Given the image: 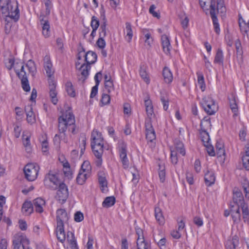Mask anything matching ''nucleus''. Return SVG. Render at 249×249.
Wrapping results in <instances>:
<instances>
[{
	"label": "nucleus",
	"instance_id": "1",
	"mask_svg": "<svg viewBox=\"0 0 249 249\" xmlns=\"http://www.w3.org/2000/svg\"><path fill=\"white\" fill-rule=\"evenodd\" d=\"M58 121V130L60 133H63L65 136V133L67 129L73 134H75V118L71 111L70 110H66L62 115L59 117Z\"/></svg>",
	"mask_w": 249,
	"mask_h": 249
},
{
	"label": "nucleus",
	"instance_id": "2",
	"mask_svg": "<svg viewBox=\"0 0 249 249\" xmlns=\"http://www.w3.org/2000/svg\"><path fill=\"white\" fill-rule=\"evenodd\" d=\"M97 56L95 53L92 51H88L85 55V61L86 63L82 64L79 68L78 66L81 63L77 61L75 63L76 68L81 71V75L82 77L79 78V80H82L84 83L85 80L88 78L89 75V71L91 68L90 65L94 64L97 60Z\"/></svg>",
	"mask_w": 249,
	"mask_h": 249
},
{
	"label": "nucleus",
	"instance_id": "3",
	"mask_svg": "<svg viewBox=\"0 0 249 249\" xmlns=\"http://www.w3.org/2000/svg\"><path fill=\"white\" fill-rule=\"evenodd\" d=\"M2 13L6 17V21L9 18L17 21L19 18V10L18 3L16 0H10L4 5L0 6Z\"/></svg>",
	"mask_w": 249,
	"mask_h": 249
},
{
	"label": "nucleus",
	"instance_id": "4",
	"mask_svg": "<svg viewBox=\"0 0 249 249\" xmlns=\"http://www.w3.org/2000/svg\"><path fill=\"white\" fill-rule=\"evenodd\" d=\"M226 7L224 6V3L223 0H217L216 10H214L213 9V7L212 6V9L210 11V14L213 20L214 31L217 34H219L220 29L218 22L216 14L219 13L222 14H224L226 13Z\"/></svg>",
	"mask_w": 249,
	"mask_h": 249
},
{
	"label": "nucleus",
	"instance_id": "5",
	"mask_svg": "<svg viewBox=\"0 0 249 249\" xmlns=\"http://www.w3.org/2000/svg\"><path fill=\"white\" fill-rule=\"evenodd\" d=\"M14 70L18 78L21 79L23 89L26 92L29 91L30 90V86L29 84L26 73L24 71V65L22 63L16 62Z\"/></svg>",
	"mask_w": 249,
	"mask_h": 249
},
{
	"label": "nucleus",
	"instance_id": "6",
	"mask_svg": "<svg viewBox=\"0 0 249 249\" xmlns=\"http://www.w3.org/2000/svg\"><path fill=\"white\" fill-rule=\"evenodd\" d=\"M204 111L209 115L214 114L218 109V106L215 101L210 96L204 97L200 102Z\"/></svg>",
	"mask_w": 249,
	"mask_h": 249
},
{
	"label": "nucleus",
	"instance_id": "7",
	"mask_svg": "<svg viewBox=\"0 0 249 249\" xmlns=\"http://www.w3.org/2000/svg\"><path fill=\"white\" fill-rule=\"evenodd\" d=\"M39 166L36 163H28L24 168L25 178L29 181L35 180L38 175Z\"/></svg>",
	"mask_w": 249,
	"mask_h": 249
},
{
	"label": "nucleus",
	"instance_id": "8",
	"mask_svg": "<svg viewBox=\"0 0 249 249\" xmlns=\"http://www.w3.org/2000/svg\"><path fill=\"white\" fill-rule=\"evenodd\" d=\"M118 144L119 156L123 166L124 169L128 168L129 163L127 157V144L123 141H120Z\"/></svg>",
	"mask_w": 249,
	"mask_h": 249
},
{
	"label": "nucleus",
	"instance_id": "9",
	"mask_svg": "<svg viewBox=\"0 0 249 249\" xmlns=\"http://www.w3.org/2000/svg\"><path fill=\"white\" fill-rule=\"evenodd\" d=\"M29 243V240L25 236H16L13 241V249H26Z\"/></svg>",
	"mask_w": 249,
	"mask_h": 249
},
{
	"label": "nucleus",
	"instance_id": "10",
	"mask_svg": "<svg viewBox=\"0 0 249 249\" xmlns=\"http://www.w3.org/2000/svg\"><path fill=\"white\" fill-rule=\"evenodd\" d=\"M48 84L49 89V95L51 102L54 105H56L58 102L57 98V92L56 90V83L53 76L48 77Z\"/></svg>",
	"mask_w": 249,
	"mask_h": 249
},
{
	"label": "nucleus",
	"instance_id": "11",
	"mask_svg": "<svg viewBox=\"0 0 249 249\" xmlns=\"http://www.w3.org/2000/svg\"><path fill=\"white\" fill-rule=\"evenodd\" d=\"M210 126V122L208 120L202 121L200 123V130L199 132L200 138L203 145L210 143V138L206 129V126Z\"/></svg>",
	"mask_w": 249,
	"mask_h": 249
},
{
	"label": "nucleus",
	"instance_id": "12",
	"mask_svg": "<svg viewBox=\"0 0 249 249\" xmlns=\"http://www.w3.org/2000/svg\"><path fill=\"white\" fill-rule=\"evenodd\" d=\"M69 196V192L67 186L64 183L59 185L58 190L57 191L55 197L61 203L66 202Z\"/></svg>",
	"mask_w": 249,
	"mask_h": 249
},
{
	"label": "nucleus",
	"instance_id": "13",
	"mask_svg": "<svg viewBox=\"0 0 249 249\" xmlns=\"http://www.w3.org/2000/svg\"><path fill=\"white\" fill-rule=\"evenodd\" d=\"M145 127L146 131V139L148 142H152L154 140H155L156 135L152 124V120H151V119H146L145 122Z\"/></svg>",
	"mask_w": 249,
	"mask_h": 249
},
{
	"label": "nucleus",
	"instance_id": "14",
	"mask_svg": "<svg viewBox=\"0 0 249 249\" xmlns=\"http://www.w3.org/2000/svg\"><path fill=\"white\" fill-rule=\"evenodd\" d=\"M93 153L96 158L95 164L97 167H101L102 164V155L104 152V145H91Z\"/></svg>",
	"mask_w": 249,
	"mask_h": 249
},
{
	"label": "nucleus",
	"instance_id": "15",
	"mask_svg": "<svg viewBox=\"0 0 249 249\" xmlns=\"http://www.w3.org/2000/svg\"><path fill=\"white\" fill-rule=\"evenodd\" d=\"M136 232L138 235L137 240V249H151L150 243L144 239L142 230L141 229H138Z\"/></svg>",
	"mask_w": 249,
	"mask_h": 249
},
{
	"label": "nucleus",
	"instance_id": "16",
	"mask_svg": "<svg viewBox=\"0 0 249 249\" xmlns=\"http://www.w3.org/2000/svg\"><path fill=\"white\" fill-rule=\"evenodd\" d=\"M233 202L235 207H240L242 205H246L242 192L238 188H235L233 190Z\"/></svg>",
	"mask_w": 249,
	"mask_h": 249
},
{
	"label": "nucleus",
	"instance_id": "17",
	"mask_svg": "<svg viewBox=\"0 0 249 249\" xmlns=\"http://www.w3.org/2000/svg\"><path fill=\"white\" fill-rule=\"evenodd\" d=\"M57 226H64V224L69 220V216L65 209H60L56 212Z\"/></svg>",
	"mask_w": 249,
	"mask_h": 249
},
{
	"label": "nucleus",
	"instance_id": "18",
	"mask_svg": "<svg viewBox=\"0 0 249 249\" xmlns=\"http://www.w3.org/2000/svg\"><path fill=\"white\" fill-rule=\"evenodd\" d=\"M99 184L102 192L105 193L107 191V181L106 174L104 171H99L98 173Z\"/></svg>",
	"mask_w": 249,
	"mask_h": 249
},
{
	"label": "nucleus",
	"instance_id": "19",
	"mask_svg": "<svg viewBox=\"0 0 249 249\" xmlns=\"http://www.w3.org/2000/svg\"><path fill=\"white\" fill-rule=\"evenodd\" d=\"M43 61L44 68L46 71L48 77L53 76L54 71L53 69V65L51 61L50 56L46 55L44 57Z\"/></svg>",
	"mask_w": 249,
	"mask_h": 249
},
{
	"label": "nucleus",
	"instance_id": "20",
	"mask_svg": "<svg viewBox=\"0 0 249 249\" xmlns=\"http://www.w3.org/2000/svg\"><path fill=\"white\" fill-rule=\"evenodd\" d=\"M33 206L37 213H42L45 206V201L41 197L36 198L34 200Z\"/></svg>",
	"mask_w": 249,
	"mask_h": 249
},
{
	"label": "nucleus",
	"instance_id": "21",
	"mask_svg": "<svg viewBox=\"0 0 249 249\" xmlns=\"http://www.w3.org/2000/svg\"><path fill=\"white\" fill-rule=\"evenodd\" d=\"M240 207H235L234 205L231 206V213L232 220L235 223H238L241 220V214L239 211Z\"/></svg>",
	"mask_w": 249,
	"mask_h": 249
},
{
	"label": "nucleus",
	"instance_id": "22",
	"mask_svg": "<svg viewBox=\"0 0 249 249\" xmlns=\"http://www.w3.org/2000/svg\"><path fill=\"white\" fill-rule=\"evenodd\" d=\"M161 40L163 51L165 53L169 54L172 47L169 38L166 35H163L161 37Z\"/></svg>",
	"mask_w": 249,
	"mask_h": 249
},
{
	"label": "nucleus",
	"instance_id": "23",
	"mask_svg": "<svg viewBox=\"0 0 249 249\" xmlns=\"http://www.w3.org/2000/svg\"><path fill=\"white\" fill-rule=\"evenodd\" d=\"M155 216L158 223L160 225H163L165 223L164 217L161 209L159 206L156 205L154 209Z\"/></svg>",
	"mask_w": 249,
	"mask_h": 249
},
{
	"label": "nucleus",
	"instance_id": "24",
	"mask_svg": "<svg viewBox=\"0 0 249 249\" xmlns=\"http://www.w3.org/2000/svg\"><path fill=\"white\" fill-rule=\"evenodd\" d=\"M25 111L26 113L27 121L28 123L32 124L36 122L35 115L33 111L31 106H27L25 107Z\"/></svg>",
	"mask_w": 249,
	"mask_h": 249
},
{
	"label": "nucleus",
	"instance_id": "25",
	"mask_svg": "<svg viewBox=\"0 0 249 249\" xmlns=\"http://www.w3.org/2000/svg\"><path fill=\"white\" fill-rule=\"evenodd\" d=\"M239 25L241 31L243 33L244 36H248V32L249 30V20L246 22L241 17L239 18Z\"/></svg>",
	"mask_w": 249,
	"mask_h": 249
},
{
	"label": "nucleus",
	"instance_id": "26",
	"mask_svg": "<svg viewBox=\"0 0 249 249\" xmlns=\"http://www.w3.org/2000/svg\"><path fill=\"white\" fill-rule=\"evenodd\" d=\"M48 181L55 185H57L58 184H59L60 183L57 175L56 174H51L50 173H49L45 176L44 182L46 184Z\"/></svg>",
	"mask_w": 249,
	"mask_h": 249
},
{
	"label": "nucleus",
	"instance_id": "27",
	"mask_svg": "<svg viewBox=\"0 0 249 249\" xmlns=\"http://www.w3.org/2000/svg\"><path fill=\"white\" fill-rule=\"evenodd\" d=\"M215 180V177L212 171L207 170L205 174V181L206 184L209 186L213 184Z\"/></svg>",
	"mask_w": 249,
	"mask_h": 249
},
{
	"label": "nucleus",
	"instance_id": "28",
	"mask_svg": "<svg viewBox=\"0 0 249 249\" xmlns=\"http://www.w3.org/2000/svg\"><path fill=\"white\" fill-rule=\"evenodd\" d=\"M40 24L42 25V34L45 37H49L50 35V27L48 20L40 19Z\"/></svg>",
	"mask_w": 249,
	"mask_h": 249
},
{
	"label": "nucleus",
	"instance_id": "29",
	"mask_svg": "<svg viewBox=\"0 0 249 249\" xmlns=\"http://www.w3.org/2000/svg\"><path fill=\"white\" fill-rule=\"evenodd\" d=\"M56 234L57 240L62 243H63L66 240V234L64 226H57Z\"/></svg>",
	"mask_w": 249,
	"mask_h": 249
},
{
	"label": "nucleus",
	"instance_id": "30",
	"mask_svg": "<svg viewBox=\"0 0 249 249\" xmlns=\"http://www.w3.org/2000/svg\"><path fill=\"white\" fill-rule=\"evenodd\" d=\"M33 204L30 201H25L22 205V212L25 215H30L33 212Z\"/></svg>",
	"mask_w": 249,
	"mask_h": 249
},
{
	"label": "nucleus",
	"instance_id": "31",
	"mask_svg": "<svg viewBox=\"0 0 249 249\" xmlns=\"http://www.w3.org/2000/svg\"><path fill=\"white\" fill-rule=\"evenodd\" d=\"M90 174L79 171L76 178V182L79 185H83L86 180L90 177Z\"/></svg>",
	"mask_w": 249,
	"mask_h": 249
},
{
	"label": "nucleus",
	"instance_id": "32",
	"mask_svg": "<svg viewBox=\"0 0 249 249\" xmlns=\"http://www.w3.org/2000/svg\"><path fill=\"white\" fill-rule=\"evenodd\" d=\"M199 4L203 9L208 10L207 7L210 5V11L212 9V6L213 7L214 10H216L217 4L215 5V1L213 0H199Z\"/></svg>",
	"mask_w": 249,
	"mask_h": 249
},
{
	"label": "nucleus",
	"instance_id": "33",
	"mask_svg": "<svg viewBox=\"0 0 249 249\" xmlns=\"http://www.w3.org/2000/svg\"><path fill=\"white\" fill-rule=\"evenodd\" d=\"M67 240L70 244L71 249H78L73 233L71 231L67 232Z\"/></svg>",
	"mask_w": 249,
	"mask_h": 249
},
{
	"label": "nucleus",
	"instance_id": "34",
	"mask_svg": "<svg viewBox=\"0 0 249 249\" xmlns=\"http://www.w3.org/2000/svg\"><path fill=\"white\" fill-rule=\"evenodd\" d=\"M162 75L164 81L167 83H171L173 80V75L170 70L167 67H164L162 71Z\"/></svg>",
	"mask_w": 249,
	"mask_h": 249
},
{
	"label": "nucleus",
	"instance_id": "35",
	"mask_svg": "<svg viewBox=\"0 0 249 249\" xmlns=\"http://www.w3.org/2000/svg\"><path fill=\"white\" fill-rule=\"evenodd\" d=\"M175 145L177 151L182 156H184L186 152L183 143L179 140H176L175 141Z\"/></svg>",
	"mask_w": 249,
	"mask_h": 249
},
{
	"label": "nucleus",
	"instance_id": "36",
	"mask_svg": "<svg viewBox=\"0 0 249 249\" xmlns=\"http://www.w3.org/2000/svg\"><path fill=\"white\" fill-rule=\"evenodd\" d=\"M224 56L222 50L218 48L217 50L215 58L214 59V63L219 64V65L223 64Z\"/></svg>",
	"mask_w": 249,
	"mask_h": 249
},
{
	"label": "nucleus",
	"instance_id": "37",
	"mask_svg": "<svg viewBox=\"0 0 249 249\" xmlns=\"http://www.w3.org/2000/svg\"><path fill=\"white\" fill-rule=\"evenodd\" d=\"M230 102V106L231 110L235 114L238 111V106L236 101L235 97L233 94L231 95V97L229 98Z\"/></svg>",
	"mask_w": 249,
	"mask_h": 249
},
{
	"label": "nucleus",
	"instance_id": "38",
	"mask_svg": "<svg viewBox=\"0 0 249 249\" xmlns=\"http://www.w3.org/2000/svg\"><path fill=\"white\" fill-rule=\"evenodd\" d=\"M66 90L69 96L71 97H74L76 95L75 91L72 83L70 81H68L65 85Z\"/></svg>",
	"mask_w": 249,
	"mask_h": 249
},
{
	"label": "nucleus",
	"instance_id": "39",
	"mask_svg": "<svg viewBox=\"0 0 249 249\" xmlns=\"http://www.w3.org/2000/svg\"><path fill=\"white\" fill-rule=\"evenodd\" d=\"M238 242L237 237L236 236H233L231 240H228L226 244V249H235Z\"/></svg>",
	"mask_w": 249,
	"mask_h": 249
},
{
	"label": "nucleus",
	"instance_id": "40",
	"mask_svg": "<svg viewBox=\"0 0 249 249\" xmlns=\"http://www.w3.org/2000/svg\"><path fill=\"white\" fill-rule=\"evenodd\" d=\"M182 27L184 30L187 28V15L184 11H180L178 14Z\"/></svg>",
	"mask_w": 249,
	"mask_h": 249
},
{
	"label": "nucleus",
	"instance_id": "41",
	"mask_svg": "<svg viewBox=\"0 0 249 249\" xmlns=\"http://www.w3.org/2000/svg\"><path fill=\"white\" fill-rule=\"evenodd\" d=\"M26 67L28 68L29 72L33 76L36 71V66L35 62L30 59L28 60L26 64Z\"/></svg>",
	"mask_w": 249,
	"mask_h": 249
},
{
	"label": "nucleus",
	"instance_id": "42",
	"mask_svg": "<svg viewBox=\"0 0 249 249\" xmlns=\"http://www.w3.org/2000/svg\"><path fill=\"white\" fill-rule=\"evenodd\" d=\"M115 203V198L114 196L107 197L102 203L104 207L108 208L113 205Z\"/></svg>",
	"mask_w": 249,
	"mask_h": 249
},
{
	"label": "nucleus",
	"instance_id": "43",
	"mask_svg": "<svg viewBox=\"0 0 249 249\" xmlns=\"http://www.w3.org/2000/svg\"><path fill=\"white\" fill-rule=\"evenodd\" d=\"M80 171L87 173L91 175V166L88 160L84 161L81 165Z\"/></svg>",
	"mask_w": 249,
	"mask_h": 249
},
{
	"label": "nucleus",
	"instance_id": "44",
	"mask_svg": "<svg viewBox=\"0 0 249 249\" xmlns=\"http://www.w3.org/2000/svg\"><path fill=\"white\" fill-rule=\"evenodd\" d=\"M96 140L100 141V140H104L103 137L101 132L97 130L94 129L92 130L91 134L90 141Z\"/></svg>",
	"mask_w": 249,
	"mask_h": 249
},
{
	"label": "nucleus",
	"instance_id": "45",
	"mask_svg": "<svg viewBox=\"0 0 249 249\" xmlns=\"http://www.w3.org/2000/svg\"><path fill=\"white\" fill-rule=\"evenodd\" d=\"M197 83L201 90L204 91L206 89V85L204 76L202 74H197Z\"/></svg>",
	"mask_w": 249,
	"mask_h": 249
},
{
	"label": "nucleus",
	"instance_id": "46",
	"mask_svg": "<svg viewBox=\"0 0 249 249\" xmlns=\"http://www.w3.org/2000/svg\"><path fill=\"white\" fill-rule=\"evenodd\" d=\"M240 208H241L242 210L243 218L244 222H248L249 220V212L247 205H242Z\"/></svg>",
	"mask_w": 249,
	"mask_h": 249
},
{
	"label": "nucleus",
	"instance_id": "47",
	"mask_svg": "<svg viewBox=\"0 0 249 249\" xmlns=\"http://www.w3.org/2000/svg\"><path fill=\"white\" fill-rule=\"evenodd\" d=\"M140 75L141 77L144 80V81L148 84L150 82L149 78L146 71L145 68L144 67H141L140 69Z\"/></svg>",
	"mask_w": 249,
	"mask_h": 249
},
{
	"label": "nucleus",
	"instance_id": "48",
	"mask_svg": "<svg viewBox=\"0 0 249 249\" xmlns=\"http://www.w3.org/2000/svg\"><path fill=\"white\" fill-rule=\"evenodd\" d=\"M103 22L102 23L100 28V30H101L100 32V35L102 36H106L107 33H106V30H107V19L106 18L105 16L104 15L103 16Z\"/></svg>",
	"mask_w": 249,
	"mask_h": 249
},
{
	"label": "nucleus",
	"instance_id": "49",
	"mask_svg": "<svg viewBox=\"0 0 249 249\" xmlns=\"http://www.w3.org/2000/svg\"><path fill=\"white\" fill-rule=\"evenodd\" d=\"M125 29L126 32V36L128 37V42H130L133 36V32L131 24L129 22L125 23Z\"/></svg>",
	"mask_w": 249,
	"mask_h": 249
},
{
	"label": "nucleus",
	"instance_id": "50",
	"mask_svg": "<svg viewBox=\"0 0 249 249\" xmlns=\"http://www.w3.org/2000/svg\"><path fill=\"white\" fill-rule=\"evenodd\" d=\"M105 37V36H102L101 35H99V38L96 41V45L99 48L101 49H104L106 46V42L104 39Z\"/></svg>",
	"mask_w": 249,
	"mask_h": 249
},
{
	"label": "nucleus",
	"instance_id": "51",
	"mask_svg": "<svg viewBox=\"0 0 249 249\" xmlns=\"http://www.w3.org/2000/svg\"><path fill=\"white\" fill-rule=\"evenodd\" d=\"M204 146L206 147L207 152L210 156H214L215 155L213 147L210 143L204 144Z\"/></svg>",
	"mask_w": 249,
	"mask_h": 249
},
{
	"label": "nucleus",
	"instance_id": "52",
	"mask_svg": "<svg viewBox=\"0 0 249 249\" xmlns=\"http://www.w3.org/2000/svg\"><path fill=\"white\" fill-rule=\"evenodd\" d=\"M92 29H97L99 26V21L95 16H92L90 23Z\"/></svg>",
	"mask_w": 249,
	"mask_h": 249
},
{
	"label": "nucleus",
	"instance_id": "53",
	"mask_svg": "<svg viewBox=\"0 0 249 249\" xmlns=\"http://www.w3.org/2000/svg\"><path fill=\"white\" fill-rule=\"evenodd\" d=\"M235 46L236 48V54H243L242 49L241 43L239 39H237L235 41Z\"/></svg>",
	"mask_w": 249,
	"mask_h": 249
},
{
	"label": "nucleus",
	"instance_id": "54",
	"mask_svg": "<svg viewBox=\"0 0 249 249\" xmlns=\"http://www.w3.org/2000/svg\"><path fill=\"white\" fill-rule=\"evenodd\" d=\"M160 100L163 104V109L165 110H167L169 106L168 98L167 96L163 95H161Z\"/></svg>",
	"mask_w": 249,
	"mask_h": 249
},
{
	"label": "nucleus",
	"instance_id": "55",
	"mask_svg": "<svg viewBox=\"0 0 249 249\" xmlns=\"http://www.w3.org/2000/svg\"><path fill=\"white\" fill-rule=\"evenodd\" d=\"M156 8V7L155 5L152 4L150 6L149 8V13L154 17L155 18H160V13L159 12H156L155 10Z\"/></svg>",
	"mask_w": 249,
	"mask_h": 249
},
{
	"label": "nucleus",
	"instance_id": "56",
	"mask_svg": "<svg viewBox=\"0 0 249 249\" xmlns=\"http://www.w3.org/2000/svg\"><path fill=\"white\" fill-rule=\"evenodd\" d=\"M105 87L108 93L113 91L114 90V86L112 80L105 82Z\"/></svg>",
	"mask_w": 249,
	"mask_h": 249
},
{
	"label": "nucleus",
	"instance_id": "57",
	"mask_svg": "<svg viewBox=\"0 0 249 249\" xmlns=\"http://www.w3.org/2000/svg\"><path fill=\"white\" fill-rule=\"evenodd\" d=\"M110 100V98L109 95L105 93L102 94L101 102L103 105H106L108 104L109 103Z\"/></svg>",
	"mask_w": 249,
	"mask_h": 249
},
{
	"label": "nucleus",
	"instance_id": "58",
	"mask_svg": "<svg viewBox=\"0 0 249 249\" xmlns=\"http://www.w3.org/2000/svg\"><path fill=\"white\" fill-rule=\"evenodd\" d=\"M74 220L77 222H80L84 219L83 214L79 211L75 213L74 216Z\"/></svg>",
	"mask_w": 249,
	"mask_h": 249
},
{
	"label": "nucleus",
	"instance_id": "59",
	"mask_svg": "<svg viewBox=\"0 0 249 249\" xmlns=\"http://www.w3.org/2000/svg\"><path fill=\"white\" fill-rule=\"evenodd\" d=\"M158 239L154 238V241L157 242L158 246L161 249L162 247H165L166 243V239L165 237H163L160 239L158 241Z\"/></svg>",
	"mask_w": 249,
	"mask_h": 249
},
{
	"label": "nucleus",
	"instance_id": "60",
	"mask_svg": "<svg viewBox=\"0 0 249 249\" xmlns=\"http://www.w3.org/2000/svg\"><path fill=\"white\" fill-rule=\"evenodd\" d=\"M145 110L148 118L147 119L151 120V117L154 113L153 105L145 107Z\"/></svg>",
	"mask_w": 249,
	"mask_h": 249
},
{
	"label": "nucleus",
	"instance_id": "61",
	"mask_svg": "<svg viewBox=\"0 0 249 249\" xmlns=\"http://www.w3.org/2000/svg\"><path fill=\"white\" fill-rule=\"evenodd\" d=\"M6 67L8 70H11L15 65V59L14 58H10L7 59L5 63Z\"/></svg>",
	"mask_w": 249,
	"mask_h": 249
},
{
	"label": "nucleus",
	"instance_id": "62",
	"mask_svg": "<svg viewBox=\"0 0 249 249\" xmlns=\"http://www.w3.org/2000/svg\"><path fill=\"white\" fill-rule=\"evenodd\" d=\"M242 162L244 167L247 170H249V157L247 156L242 157Z\"/></svg>",
	"mask_w": 249,
	"mask_h": 249
},
{
	"label": "nucleus",
	"instance_id": "63",
	"mask_svg": "<svg viewBox=\"0 0 249 249\" xmlns=\"http://www.w3.org/2000/svg\"><path fill=\"white\" fill-rule=\"evenodd\" d=\"M170 158L171 160V162L173 164H176L178 162V157L177 155V153L175 151L173 150H171V155Z\"/></svg>",
	"mask_w": 249,
	"mask_h": 249
},
{
	"label": "nucleus",
	"instance_id": "64",
	"mask_svg": "<svg viewBox=\"0 0 249 249\" xmlns=\"http://www.w3.org/2000/svg\"><path fill=\"white\" fill-rule=\"evenodd\" d=\"M23 143L26 149H29V152L31 151V147L30 146V138L27 137L26 138L23 139Z\"/></svg>",
	"mask_w": 249,
	"mask_h": 249
}]
</instances>
